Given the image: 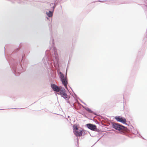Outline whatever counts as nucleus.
<instances>
[{"label": "nucleus", "mask_w": 147, "mask_h": 147, "mask_svg": "<svg viewBox=\"0 0 147 147\" xmlns=\"http://www.w3.org/2000/svg\"><path fill=\"white\" fill-rule=\"evenodd\" d=\"M126 122V120L124 118L123 119L122 118L120 122L122 123H123L125 124V122Z\"/></svg>", "instance_id": "nucleus-11"}, {"label": "nucleus", "mask_w": 147, "mask_h": 147, "mask_svg": "<svg viewBox=\"0 0 147 147\" xmlns=\"http://www.w3.org/2000/svg\"><path fill=\"white\" fill-rule=\"evenodd\" d=\"M57 94L60 95L61 97H63L66 100H67L70 98L66 93V91L63 88H61L60 91Z\"/></svg>", "instance_id": "nucleus-3"}, {"label": "nucleus", "mask_w": 147, "mask_h": 147, "mask_svg": "<svg viewBox=\"0 0 147 147\" xmlns=\"http://www.w3.org/2000/svg\"><path fill=\"white\" fill-rule=\"evenodd\" d=\"M50 43L51 48L47 50L45 52V56L42 59V61L47 68L51 69L53 65L56 67L58 66L59 58L56 48L54 47V39L53 37L51 38Z\"/></svg>", "instance_id": "nucleus-1"}, {"label": "nucleus", "mask_w": 147, "mask_h": 147, "mask_svg": "<svg viewBox=\"0 0 147 147\" xmlns=\"http://www.w3.org/2000/svg\"><path fill=\"white\" fill-rule=\"evenodd\" d=\"M67 71L66 72V76L65 78L63 74V73L60 72H59V77L61 79V81L63 84L64 85L65 88H67V84L68 83L67 81Z\"/></svg>", "instance_id": "nucleus-4"}, {"label": "nucleus", "mask_w": 147, "mask_h": 147, "mask_svg": "<svg viewBox=\"0 0 147 147\" xmlns=\"http://www.w3.org/2000/svg\"><path fill=\"white\" fill-rule=\"evenodd\" d=\"M89 109V108H88V107H86L85 108V109L86 110V111H88V109Z\"/></svg>", "instance_id": "nucleus-13"}, {"label": "nucleus", "mask_w": 147, "mask_h": 147, "mask_svg": "<svg viewBox=\"0 0 147 147\" xmlns=\"http://www.w3.org/2000/svg\"><path fill=\"white\" fill-rule=\"evenodd\" d=\"M112 124V127L117 130L121 131L122 130H125L126 129L125 127L117 123L113 122Z\"/></svg>", "instance_id": "nucleus-5"}, {"label": "nucleus", "mask_w": 147, "mask_h": 147, "mask_svg": "<svg viewBox=\"0 0 147 147\" xmlns=\"http://www.w3.org/2000/svg\"><path fill=\"white\" fill-rule=\"evenodd\" d=\"M6 59H8V58H7V56H6Z\"/></svg>", "instance_id": "nucleus-14"}, {"label": "nucleus", "mask_w": 147, "mask_h": 147, "mask_svg": "<svg viewBox=\"0 0 147 147\" xmlns=\"http://www.w3.org/2000/svg\"><path fill=\"white\" fill-rule=\"evenodd\" d=\"M9 64L11 65V67H12L13 72L15 76H19L20 74L22 72V67L21 65L20 64V62L19 64V65L17 68V63H15L14 64H11L9 62Z\"/></svg>", "instance_id": "nucleus-2"}, {"label": "nucleus", "mask_w": 147, "mask_h": 147, "mask_svg": "<svg viewBox=\"0 0 147 147\" xmlns=\"http://www.w3.org/2000/svg\"><path fill=\"white\" fill-rule=\"evenodd\" d=\"M86 126L88 128L94 131H96V127L95 125L89 123L87 124Z\"/></svg>", "instance_id": "nucleus-7"}, {"label": "nucleus", "mask_w": 147, "mask_h": 147, "mask_svg": "<svg viewBox=\"0 0 147 147\" xmlns=\"http://www.w3.org/2000/svg\"><path fill=\"white\" fill-rule=\"evenodd\" d=\"M88 111L89 113H94L93 111L91 110L90 109H89L88 110Z\"/></svg>", "instance_id": "nucleus-12"}, {"label": "nucleus", "mask_w": 147, "mask_h": 147, "mask_svg": "<svg viewBox=\"0 0 147 147\" xmlns=\"http://www.w3.org/2000/svg\"><path fill=\"white\" fill-rule=\"evenodd\" d=\"M67 102H68V103H69V101H67Z\"/></svg>", "instance_id": "nucleus-15"}, {"label": "nucleus", "mask_w": 147, "mask_h": 147, "mask_svg": "<svg viewBox=\"0 0 147 147\" xmlns=\"http://www.w3.org/2000/svg\"><path fill=\"white\" fill-rule=\"evenodd\" d=\"M115 118L118 121H119L120 122L122 118L120 117L119 116H116Z\"/></svg>", "instance_id": "nucleus-9"}, {"label": "nucleus", "mask_w": 147, "mask_h": 147, "mask_svg": "<svg viewBox=\"0 0 147 147\" xmlns=\"http://www.w3.org/2000/svg\"><path fill=\"white\" fill-rule=\"evenodd\" d=\"M73 130L74 133L76 136H80L82 135V131L78 128L76 126L74 125Z\"/></svg>", "instance_id": "nucleus-6"}, {"label": "nucleus", "mask_w": 147, "mask_h": 147, "mask_svg": "<svg viewBox=\"0 0 147 147\" xmlns=\"http://www.w3.org/2000/svg\"><path fill=\"white\" fill-rule=\"evenodd\" d=\"M51 86L53 90L54 91L59 92L60 90L61 89L56 85L52 84H51Z\"/></svg>", "instance_id": "nucleus-8"}, {"label": "nucleus", "mask_w": 147, "mask_h": 147, "mask_svg": "<svg viewBox=\"0 0 147 147\" xmlns=\"http://www.w3.org/2000/svg\"><path fill=\"white\" fill-rule=\"evenodd\" d=\"M47 15L49 17H51L52 16V12L49 11L48 13H47Z\"/></svg>", "instance_id": "nucleus-10"}]
</instances>
